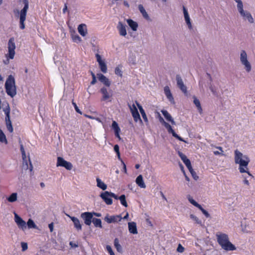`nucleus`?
Here are the masks:
<instances>
[{
    "label": "nucleus",
    "mask_w": 255,
    "mask_h": 255,
    "mask_svg": "<svg viewBox=\"0 0 255 255\" xmlns=\"http://www.w3.org/2000/svg\"><path fill=\"white\" fill-rule=\"evenodd\" d=\"M235 163L239 165V170L240 173H247L248 175L253 178V176L249 171L248 165L250 159L248 155L243 154L238 149L234 151Z\"/></svg>",
    "instance_id": "f257e3e1"
},
{
    "label": "nucleus",
    "mask_w": 255,
    "mask_h": 255,
    "mask_svg": "<svg viewBox=\"0 0 255 255\" xmlns=\"http://www.w3.org/2000/svg\"><path fill=\"white\" fill-rule=\"evenodd\" d=\"M216 236L218 243L224 250L226 251L236 250L235 246L229 241L228 236L227 234H217Z\"/></svg>",
    "instance_id": "f03ea898"
},
{
    "label": "nucleus",
    "mask_w": 255,
    "mask_h": 255,
    "mask_svg": "<svg viewBox=\"0 0 255 255\" xmlns=\"http://www.w3.org/2000/svg\"><path fill=\"white\" fill-rule=\"evenodd\" d=\"M234 0L237 3V9L242 19L250 23H253L254 22V18L250 11L244 10L242 1L241 0Z\"/></svg>",
    "instance_id": "7ed1b4c3"
},
{
    "label": "nucleus",
    "mask_w": 255,
    "mask_h": 255,
    "mask_svg": "<svg viewBox=\"0 0 255 255\" xmlns=\"http://www.w3.org/2000/svg\"><path fill=\"white\" fill-rule=\"evenodd\" d=\"M5 89L7 94L11 98L16 94V88L14 77L10 75L8 76L5 83Z\"/></svg>",
    "instance_id": "20e7f679"
},
{
    "label": "nucleus",
    "mask_w": 255,
    "mask_h": 255,
    "mask_svg": "<svg viewBox=\"0 0 255 255\" xmlns=\"http://www.w3.org/2000/svg\"><path fill=\"white\" fill-rule=\"evenodd\" d=\"M22 2L24 4V7L19 12L20 28L21 29L25 28L24 22L26 19V13L29 7V2L28 0H22Z\"/></svg>",
    "instance_id": "39448f33"
},
{
    "label": "nucleus",
    "mask_w": 255,
    "mask_h": 255,
    "mask_svg": "<svg viewBox=\"0 0 255 255\" xmlns=\"http://www.w3.org/2000/svg\"><path fill=\"white\" fill-rule=\"evenodd\" d=\"M240 62L244 66L246 71L249 73L252 70V65L248 59V55L245 50H242L240 53Z\"/></svg>",
    "instance_id": "423d86ee"
},
{
    "label": "nucleus",
    "mask_w": 255,
    "mask_h": 255,
    "mask_svg": "<svg viewBox=\"0 0 255 255\" xmlns=\"http://www.w3.org/2000/svg\"><path fill=\"white\" fill-rule=\"evenodd\" d=\"M15 47L14 38L11 37L8 40L7 43L8 53L6 54L7 59H13L14 58Z\"/></svg>",
    "instance_id": "0eeeda50"
},
{
    "label": "nucleus",
    "mask_w": 255,
    "mask_h": 255,
    "mask_svg": "<svg viewBox=\"0 0 255 255\" xmlns=\"http://www.w3.org/2000/svg\"><path fill=\"white\" fill-rule=\"evenodd\" d=\"M3 111L4 112L5 115V123L6 126L7 130L10 132H13V128L11 124V122L10 119V107L8 104H6L5 107L3 109Z\"/></svg>",
    "instance_id": "6e6552de"
},
{
    "label": "nucleus",
    "mask_w": 255,
    "mask_h": 255,
    "mask_svg": "<svg viewBox=\"0 0 255 255\" xmlns=\"http://www.w3.org/2000/svg\"><path fill=\"white\" fill-rule=\"evenodd\" d=\"M100 92L102 95L101 100L103 101L109 100L113 95V91L111 89L105 87H102L100 89Z\"/></svg>",
    "instance_id": "1a4fd4ad"
},
{
    "label": "nucleus",
    "mask_w": 255,
    "mask_h": 255,
    "mask_svg": "<svg viewBox=\"0 0 255 255\" xmlns=\"http://www.w3.org/2000/svg\"><path fill=\"white\" fill-rule=\"evenodd\" d=\"M56 166L57 167H63L68 170H71L73 167L72 164L71 162L66 161L61 157H57Z\"/></svg>",
    "instance_id": "9d476101"
},
{
    "label": "nucleus",
    "mask_w": 255,
    "mask_h": 255,
    "mask_svg": "<svg viewBox=\"0 0 255 255\" xmlns=\"http://www.w3.org/2000/svg\"><path fill=\"white\" fill-rule=\"evenodd\" d=\"M81 218L83 220L85 225L90 226L92 222L93 213L92 212H84L81 214Z\"/></svg>",
    "instance_id": "9b49d317"
},
{
    "label": "nucleus",
    "mask_w": 255,
    "mask_h": 255,
    "mask_svg": "<svg viewBox=\"0 0 255 255\" xmlns=\"http://www.w3.org/2000/svg\"><path fill=\"white\" fill-rule=\"evenodd\" d=\"M100 196L106 204L110 205L113 204V200L111 196L110 192L106 191L102 192Z\"/></svg>",
    "instance_id": "f8f14e48"
},
{
    "label": "nucleus",
    "mask_w": 255,
    "mask_h": 255,
    "mask_svg": "<svg viewBox=\"0 0 255 255\" xmlns=\"http://www.w3.org/2000/svg\"><path fill=\"white\" fill-rule=\"evenodd\" d=\"M122 219V217L120 215L111 216L107 215L104 218V220L109 224L120 222Z\"/></svg>",
    "instance_id": "ddd939ff"
},
{
    "label": "nucleus",
    "mask_w": 255,
    "mask_h": 255,
    "mask_svg": "<svg viewBox=\"0 0 255 255\" xmlns=\"http://www.w3.org/2000/svg\"><path fill=\"white\" fill-rule=\"evenodd\" d=\"M129 107L134 121L137 122L138 120H139L140 122H141L140 115L135 105L133 104L132 105V106H129Z\"/></svg>",
    "instance_id": "4468645a"
},
{
    "label": "nucleus",
    "mask_w": 255,
    "mask_h": 255,
    "mask_svg": "<svg viewBox=\"0 0 255 255\" xmlns=\"http://www.w3.org/2000/svg\"><path fill=\"white\" fill-rule=\"evenodd\" d=\"M14 220L19 228H21L23 230L26 228V222L16 213H14Z\"/></svg>",
    "instance_id": "2eb2a0df"
},
{
    "label": "nucleus",
    "mask_w": 255,
    "mask_h": 255,
    "mask_svg": "<svg viewBox=\"0 0 255 255\" xmlns=\"http://www.w3.org/2000/svg\"><path fill=\"white\" fill-rule=\"evenodd\" d=\"M21 152L22 160H23V163H22L23 168L25 170H27L29 168V170L30 171H31L33 169V166H32V163L30 160V159L29 158V162L30 166H29V167H28V162L26 160V154H25V151L24 150L22 151Z\"/></svg>",
    "instance_id": "dca6fc26"
},
{
    "label": "nucleus",
    "mask_w": 255,
    "mask_h": 255,
    "mask_svg": "<svg viewBox=\"0 0 255 255\" xmlns=\"http://www.w3.org/2000/svg\"><path fill=\"white\" fill-rule=\"evenodd\" d=\"M96 57L97 58V61L99 63L100 68L101 71L104 73H106L107 71V65L105 62L102 60L101 56L97 53L96 54Z\"/></svg>",
    "instance_id": "f3484780"
},
{
    "label": "nucleus",
    "mask_w": 255,
    "mask_h": 255,
    "mask_svg": "<svg viewBox=\"0 0 255 255\" xmlns=\"http://www.w3.org/2000/svg\"><path fill=\"white\" fill-rule=\"evenodd\" d=\"M176 80L177 85L179 88L184 93L186 94L187 92V88L184 84L183 81L179 75H177L176 76Z\"/></svg>",
    "instance_id": "a211bd4d"
},
{
    "label": "nucleus",
    "mask_w": 255,
    "mask_h": 255,
    "mask_svg": "<svg viewBox=\"0 0 255 255\" xmlns=\"http://www.w3.org/2000/svg\"><path fill=\"white\" fill-rule=\"evenodd\" d=\"M183 10L185 22L187 25H188L189 29H192V25L191 22V19L188 14V11L184 6H183Z\"/></svg>",
    "instance_id": "6ab92c4d"
},
{
    "label": "nucleus",
    "mask_w": 255,
    "mask_h": 255,
    "mask_svg": "<svg viewBox=\"0 0 255 255\" xmlns=\"http://www.w3.org/2000/svg\"><path fill=\"white\" fill-rule=\"evenodd\" d=\"M97 77L99 80L102 83H103L106 86L109 87L111 85V82L105 76L101 73L97 74Z\"/></svg>",
    "instance_id": "aec40b11"
},
{
    "label": "nucleus",
    "mask_w": 255,
    "mask_h": 255,
    "mask_svg": "<svg viewBox=\"0 0 255 255\" xmlns=\"http://www.w3.org/2000/svg\"><path fill=\"white\" fill-rule=\"evenodd\" d=\"M66 215L72 221L74 227L77 231H80L82 230V225L80 223V220L77 218L71 216L67 214Z\"/></svg>",
    "instance_id": "412c9836"
},
{
    "label": "nucleus",
    "mask_w": 255,
    "mask_h": 255,
    "mask_svg": "<svg viewBox=\"0 0 255 255\" xmlns=\"http://www.w3.org/2000/svg\"><path fill=\"white\" fill-rule=\"evenodd\" d=\"M178 155L181 158L182 161L185 164L187 168H191V167H192L191 162L190 160L187 158V156L183 153L180 151L178 152Z\"/></svg>",
    "instance_id": "4be33fe9"
},
{
    "label": "nucleus",
    "mask_w": 255,
    "mask_h": 255,
    "mask_svg": "<svg viewBox=\"0 0 255 255\" xmlns=\"http://www.w3.org/2000/svg\"><path fill=\"white\" fill-rule=\"evenodd\" d=\"M164 92L165 96H166L168 100L170 101V102L172 104H174V98L172 96V95L170 92V90L168 86H165L164 88Z\"/></svg>",
    "instance_id": "5701e85b"
},
{
    "label": "nucleus",
    "mask_w": 255,
    "mask_h": 255,
    "mask_svg": "<svg viewBox=\"0 0 255 255\" xmlns=\"http://www.w3.org/2000/svg\"><path fill=\"white\" fill-rule=\"evenodd\" d=\"M126 25L122 23V22L119 21L117 26V28L119 31V33L121 36H125L127 33L126 30Z\"/></svg>",
    "instance_id": "b1692460"
},
{
    "label": "nucleus",
    "mask_w": 255,
    "mask_h": 255,
    "mask_svg": "<svg viewBox=\"0 0 255 255\" xmlns=\"http://www.w3.org/2000/svg\"><path fill=\"white\" fill-rule=\"evenodd\" d=\"M112 128L114 130L115 136L119 139H121L120 132L121 129L119 128L118 123L116 121H113L112 125Z\"/></svg>",
    "instance_id": "393cba45"
},
{
    "label": "nucleus",
    "mask_w": 255,
    "mask_h": 255,
    "mask_svg": "<svg viewBox=\"0 0 255 255\" xmlns=\"http://www.w3.org/2000/svg\"><path fill=\"white\" fill-rule=\"evenodd\" d=\"M128 227L129 233L132 234H136L137 233L136 224L135 222H129L128 223Z\"/></svg>",
    "instance_id": "a878e982"
},
{
    "label": "nucleus",
    "mask_w": 255,
    "mask_h": 255,
    "mask_svg": "<svg viewBox=\"0 0 255 255\" xmlns=\"http://www.w3.org/2000/svg\"><path fill=\"white\" fill-rule=\"evenodd\" d=\"M161 112L166 120L170 122L172 125H175V122L172 117L167 111L163 110Z\"/></svg>",
    "instance_id": "bb28decb"
},
{
    "label": "nucleus",
    "mask_w": 255,
    "mask_h": 255,
    "mask_svg": "<svg viewBox=\"0 0 255 255\" xmlns=\"http://www.w3.org/2000/svg\"><path fill=\"white\" fill-rule=\"evenodd\" d=\"M78 32L82 36H85L87 33L86 25L85 24H81L78 27Z\"/></svg>",
    "instance_id": "cd10ccee"
},
{
    "label": "nucleus",
    "mask_w": 255,
    "mask_h": 255,
    "mask_svg": "<svg viewBox=\"0 0 255 255\" xmlns=\"http://www.w3.org/2000/svg\"><path fill=\"white\" fill-rule=\"evenodd\" d=\"M135 182L138 186L140 188H145L146 187V185L143 181V177L141 175H139L137 177Z\"/></svg>",
    "instance_id": "c85d7f7f"
},
{
    "label": "nucleus",
    "mask_w": 255,
    "mask_h": 255,
    "mask_svg": "<svg viewBox=\"0 0 255 255\" xmlns=\"http://www.w3.org/2000/svg\"><path fill=\"white\" fill-rule=\"evenodd\" d=\"M127 21L129 26L133 31H136L137 30L138 24L136 22L131 19H127Z\"/></svg>",
    "instance_id": "c756f323"
},
{
    "label": "nucleus",
    "mask_w": 255,
    "mask_h": 255,
    "mask_svg": "<svg viewBox=\"0 0 255 255\" xmlns=\"http://www.w3.org/2000/svg\"><path fill=\"white\" fill-rule=\"evenodd\" d=\"M193 103L197 107L198 112L201 114L202 113V108L201 106L200 101L197 98V97L195 96L193 97Z\"/></svg>",
    "instance_id": "7c9ffc66"
},
{
    "label": "nucleus",
    "mask_w": 255,
    "mask_h": 255,
    "mask_svg": "<svg viewBox=\"0 0 255 255\" xmlns=\"http://www.w3.org/2000/svg\"><path fill=\"white\" fill-rule=\"evenodd\" d=\"M135 103L141 113V115L142 117V118L143 119L144 121L145 122H147L148 121V120H147V117H146V114L144 112V110H143V109L142 108V106L139 104V103H138L137 101H135Z\"/></svg>",
    "instance_id": "2f4dec72"
},
{
    "label": "nucleus",
    "mask_w": 255,
    "mask_h": 255,
    "mask_svg": "<svg viewBox=\"0 0 255 255\" xmlns=\"http://www.w3.org/2000/svg\"><path fill=\"white\" fill-rule=\"evenodd\" d=\"M138 7L139 11L142 14L143 17L146 19H149V17L143 5L142 4H139Z\"/></svg>",
    "instance_id": "473e14b6"
},
{
    "label": "nucleus",
    "mask_w": 255,
    "mask_h": 255,
    "mask_svg": "<svg viewBox=\"0 0 255 255\" xmlns=\"http://www.w3.org/2000/svg\"><path fill=\"white\" fill-rule=\"evenodd\" d=\"M96 181L97 183V185L99 188L102 189L103 190H105L107 189V185L104 182H103L100 178H97L96 179Z\"/></svg>",
    "instance_id": "72a5a7b5"
},
{
    "label": "nucleus",
    "mask_w": 255,
    "mask_h": 255,
    "mask_svg": "<svg viewBox=\"0 0 255 255\" xmlns=\"http://www.w3.org/2000/svg\"><path fill=\"white\" fill-rule=\"evenodd\" d=\"M92 222L93 223V224L95 227L102 228L103 227H102V221H101V219L96 218H93Z\"/></svg>",
    "instance_id": "f704fd0d"
},
{
    "label": "nucleus",
    "mask_w": 255,
    "mask_h": 255,
    "mask_svg": "<svg viewBox=\"0 0 255 255\" xmlns=\"http://www.w3.org/2000/svg\"><path fill=\"white\" fill-rule=\"evenodd\" d=\"M114 246L117 249V251L119 253H122L123 251V248L119 243V239L116 238L114 240Z\"/></svg>",
    "instance_id": "c9c22d12"
},
{
    "label": "nucleus",
    "mask_w": 255,
    "mask_h": 255,
    "mask_svg": "<svg viewBox=\"0 0 255 255\" xmlns=\"http://www.w3.org/2000/svg\"><path fill=\"white\" fill-rule=\"evenodd\" d=\"M17 193H13L7 198V200L9 202H14L17 200Z\"/></svg>",
    "instance_id": "e433bc0d"
},
{
    "label": "nucleus",
    "mask_w": 255,
    "mask_h": 255,
    "mask_svg": "<svg viewBox=\"0 0 255 255\" xmlns=\"http://www.w3.org/2000/svg\"><path fill=\"white\" fill-rule=\"evenodd\" d=\"M164 126L165 127V128L167 129L168 132L169 133H171L172 136H173V134H174L176 132L172 129L171 126L167 123H165V124L164 125Z\"/></svg>",
    "instance_id": "4c0bfd02"
},
{
    "label": "nucleus",
    "mask_w": 255,
    "mask_h": 255,
    "mask_svg": "<svg viewBox=\"0 0 255 255\" xmlns=\"http://www.w3.org/2000/svg\"><path fill=\"white\" fill-rule=\"evenodd\" d=\"M120 200L121 204L125 207H128V204L126 200V196L125 195H122L119 198Z\"/></svg>",
    "instance_id": "58836bf2"
},
{
    "label": "nucleus",
    "mask_w": 255,
    "mask_h": 255,
    "mask_svg": "<svg viewBox=\"0 0 255 255\" xmlns=\"http://www.w3.org/2000/svg\"><path fill=\"white\" fill-rule=\"evenodd\" d=\"M188 199L189 202L196 207L199 208L200 207V205L195 201L190 196L188 197Z\"/></svg>",
    "instance_id": "ea45409f"
},
{
    "label": "nucleus",
    "mask_w": 255,
    "mask_h": 255,
    "mask_svg": "<svg viewBox=\"0 0 255 255\" xmlns=\"http://www.w3.org/2000/svg\"><path fill=\"white\" fill-rule=\"evenodd\" d=\"M27 226L29 229L36 228V225L32 219H29L27 222Z\"/></svg>",
    "instance_id": "a19ab883"
},
{
    "label": "nucleus",
    "mask_w": 255,
    "mask_h": 255,
    "mask_svg": "<svg viewBox=\"0 0 255 255\" xmlns=\"http://www.w3.org/2000/svg\"><path fill=\"white\" fill-rule=\"evenodd\" d=\"M189 171H190L191 174L192 175L193 178L197 180L198 179V176L197 175L195 171H194L192 167H191V168H188Z\"/></svg>",
    "instance_id": "79ce46f5"
},
{
    "label": "nucleus",
    "mask_w": 255,
    "mask_h": 255,
    "mask_svg": "<svg viewBox=\"0 0 255 255\" xmlns=\"http://www.w3.org/2000/svg\"><path fill=\"white\" fill-rule=\"evenodd\" d=\"M72 39L74 42L76 43L80 42L82 41L81 38L77 34L73 35Z\"/></svg>",
    "instance_id": "37998d69"
},
{
    "label": "nucleus",
    "mask_w": 255,
    "mask_h": 255,
    "mask_svg": "<svg viewBox=\"0 0 255 255\" xmlns=\"http://www.w3.org/2000/svg\"><path fill=\"white\" fill-rule=\"evenodd\" d=\"M0 142H6V137L1 129H0Z\"/></svg>",
    "instance_id": "c03bdc74"
},
{
    "label": "nucleus",
    "mask_w": 255,
    "mask_h": 255,
    "mask_svg": "<svg viewBox=\"0 0 255 255\" xmlns=\"http://www.w3.org/2000/svg\"><path fill=\"white\" fill-rule=\"evenodd\" d=\"M198 208L201 210V211L206 216V218H209L210 217V215L209 214V213L206 210H205L204 209H203L201 205H200V207Z\"/></svg>",
    "instance_id": "a18cd8bd"
},
{
    "label": "nucleus",
    "mask_w": 255,
    "mask_h": 255,
    "mask_svg": "<svg viewBox=\"0 0 255 255\" xmlns=\"http://www.w3.org/2000/svg\"><path fill=\"white\" fill-rule=\"evenodd\" d=\"M190 218L196 221V222L198 224H201V221L199 220L196 216L193 214H191L190 215Z\"/></svg>",
    "instance_id": "49530a36"
},
{
    "label": "nucleus",
    "mask_w": 255,
    "mask_h": 255,
    "mask_svg": "<svg viewBox=\"0 0 255 255\" xmlns=\"http://www.w3.org/2000/svg\"><path fill=\"white\" fill-rule=\"evenodd\" d=\"M209 88H210V90H211V91L212 92V93H213V94L216 96H218V93L216 91V88L213 87V86L211 85L210 87H209Z\"/></svg>",
    "instance_id": "de8ad7c7"
},
{
    "label": "nucleus",
    "mask_w": 255,
    "mask_h": 255,
    "mask_svg": "<svg viewBox=\"0 0 255 255\" xmlns=\"http://www.w3.org/2000/svg\"><path fill=\"white\" fill-rule=\"evenodd\" d=\"M115 74L121 77L122 76V71L119 67H116L115 70Z\"/></svg>",
    "instance_id": "09e8293b"
},
{
    "label": "nucleus",
    "mask_w": 255,
    "mask_h": 255,
    "mask_svg": "<svg viewBox=\"0 0 255 255\" xmlns=\"http://www.w3.org/2000/svg\"><path fill=\"white\" fill-rule=\"evenodd\" d=\"M21 248H22V252L25 251L27 249V248H28L27 244L26 243H25V242H21Z\"/></svg>",
    "instance_id": "8fccbe9b"
},
{
    "label": "nucleus",
    "mask_w": 255,
    "mask_h": 255,
    "mask_svg": "<svg viewBox=\"0 0 255 255\" xmlns=\"http://www.w3.org/2000/svg\"><path fill=\"white\" fill-rule=\"evenodd\" d=\"M106 249L110 255H115V254L110 246L107 245L106 246Z\"/></svg>",
    "instance_id": "3c124183"
},
{
    "label": "nucleus",
    "mask_w": 255,
    "mask_h": 255,
    "mask_svg": "<svg viewBox=\"0 0 255 255\" xmlns=\"http://www.w3.org/2000/svg\"><path fill=\"white\" fill-rule=\"evenodd\" d=\"M72 105H73L74 108H75V111L78 113H79L80 114H82V112L80 110V109H79L78 107L77 106V105H76V104L75 103H74L73 101L72 102Z\"/></svg>",
    "instance_id": "603ef678"
},
{
    "label": "nucleus",
    "mask_w": 255,
    "mask_h": 255,
    "mask_svg": "<svg viewBox=\"0 0 255 255\" xmlns=\"http://www.w3.org/2000/svg\"><path fill=\"white\" fill-rule=\"evenodd\" d=\"M184 251V248L181 244H179L177 249V251L179 253H183Z\"/></svg>",
    "instance_id": "864d4df0"
},
{
    "label": "nucleus",
    "mask_w": 255,
    "mask_h": 255,
    "mask_svg": "<svg viewBox=\"0 0 255 255\" xmlns=\"http://www.w3.org/2000/svg\"><path fill=\"white\" fill-rule=\"evenodd\" d=\"M173 136H174L176 138L178 139L180 141H183L185 142H186L181 137L179 136L176 133H175L174 134H173Z\"/></svg>",
    "instance_id": "5fc2aeb1"
},
{
    "label": "nucleus",
    "mask_w": 255,
    "mask_h": 255,
    "mask_svg": "<svg viewBox=\"0 0 255 255\" xmlns=\"http://www.w3.org/2000/svg\"><path fill=\"white\" fill-rule=\"evenodd\" d=\"M69 245L71 246V247L73 248H76L78 247V244L74 243L73 242H70Z\"/></svg>",
    "instance_id": "6e6d98bb"
},
{
    "label": "nucleus",
    "mask_w": 255,
    "mask_h": 255,
    "mask_svg": "<svg viewBox=\"0 0 255 255\" xmlns=\"http://www.w3.org/2000/svg\"><path fill=\"white\" fill-rule=\"evenodd\" d=\"M48 227L49 228L50 232H52L53 231L54 224L53 223H51L48 225Z\"/></svg>",
    "instance_id": "4d7b16f0"
},
{
    "label": "nucleus",
    "mask_w": 255,
    "mask_h": 255,
    "mask_svg": "<svg viewBox=\"0 0 255 255\" xmlns=\"http://www.w3.org/2000/svg\"><path fill=\"white\" fill-rule=\"evenodd\" d=\"M110 194H111V196L112 198H115V199H116V200L119 199V197H118V196L117 195H116L115 193H112V192H110Z\"/></svg>",
    "instance_id": "13d9d810"
},
{
    "label": "nucleus",
    "mask_w": 255,
    "mask_h": 255,
    "mask_svg": "<svg viewBox=\"0 0 255 255\" xmlns=\"http://www.w3.org/2000/svg\"><path fill=\"white\" fill-rule=\"evenodd\" d=\"M114 149L115 151L116 152V153H119L120 152L119 146L118 144L115 145V146L114 147Z\"/></svg>",
    "instance_id": "bf43d9fd"
},
{
    "label": "nucleus",
    "mask_w": 255,
    "mask_h": 255,
    "mask_svg": "<svg viewBox=\"0 0 255 255\" xmlns=\"http://www.w3.org/2000/svg\"><path fill=\"white\" fill-rule=\"evenodd\" d=\"M159 117V120L161 123H162L163 125L165 124V123H166L164 119L162 118V117L160 116V114L158 115Z\"/></svg>",
    "instance_id": "052dcab7"
},
{
    "label": "nucleus",
    "mask_w": 255,
    "mask_h": 255,
    "mask_svg": "<svg viewBox=\"0 0 255 255\" xmlns=\"http://www.w3.org/2000/svg\"><path fill=\"white\" fill-rule=\"evenodd\" d=\"M243 177L244 178V180L243 181V182L244 184L247 185H249V180H247V177L244 176V175H243Z\"/></svg>",
    "instance_id": "680f3d73"
},
{
    "label": "nucleus",
    "mask_w": 255,
    "mask_h": 255,
    "mask_svg": "<svg viewBox=\"0 0 255 255\" xmlns=\"http://www.w3.org/2000/svg\"><path fill=\"white\" fill-rule=\"evenodd\" d=\"M121 162H122V164L123 165V171H124L125 173H127L126 165L125 163H124V162L123 161V160H121Z\"/></svg>",
    "instance_id": "e2e57ef3"
},
{
    "label": "nucleus",
    "mask_w": 255,
    "mask_h": 255,
    "mask_svg": "<svg viewBox=\"0 0 255 255\" xmlns=\"http://www.w3.org/2000/svg\"><path fill=\"white\" fill-rule=\"evenodd\" d=\"M96 82H97L96 77V76H93V77H92V80L91 82V84L94 85L96 84Z\"/></svg>",
    "instance_id": "0e129e2a"
},
{
    "label": "nucleus",
    "mask_w": 255,
    "mask_h": 255,
    "mask_svg": "<svg viewBox=\"0 0 255 255\" xmlns=\"http://www.w3.org/2000/svg\"><path fill=\"white\" fill-rule=\"evenodd\" d=\"M179 166H180V169H181V171L183 172L184 175H185V172L184 171V167H183V165L180 163L179 164Z\"/></svg>",
    "instance_id": "69168bd1"
},
{
    "label": "nucleus",
    "mask_w": 255,
    "mask_h": 255,
    "mask_svg": "<svg viewBox=\"0 0 255 255\" xmlns=\"http://www.w3.org/2000/svg\"><path fill=\"white\" fill-rule=\"evenodd\" d=\"M92 213H93V215H94L95 216L98 217H101V216H102L101 214L99 213L93 212Z\"/></svg>",
    "instance_id": "338daca9"
},
{
    "label": "nucleus",
    "mask_w": 255,
    "mask_h": 255,
    "mask_svg": "<svg viewBox=\"0 0 255 255\" xmlns=\"http://www.w3.org/2000/svg\"><path fill=\"white\" fill-rule=\"evenodd\" d=\"M214 154L215 155H220V154H221L222 155H224L223 153H222V152H220L219 151H214Z\"/></svg>",
    "instance_id": "774afa93"
}]
</instances>
